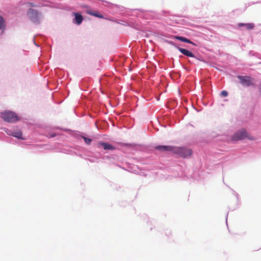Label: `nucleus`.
<instances>
[{
  "mask_svg": "<svg viewBox=\"0 0 261 261\" xmlns=\"http://www.w3.org/2000/svg\"><path fill=\"white\" fill-rule=\"evenodd\" d=\"M83 138L85 141V143L87 144H90L92 141L91 139L87 138L86 137H83Z\"/></svg>",
  "mask_w": 261,
  "mask_h": 261,
  "instance_id": "15",
  "label": "nucleus"
},
{
  "mask_svg": "<svg viewBox=\"0 0 261 261\" xmlns=\"http://www.w3.org/2000/svg\"><path fill=\"white\" fill-rule=\"evenodd\" d=\"M221 95L223 97H226L228 95V92L226 91L223 90L221 92Z\"/></svg>",
  "mask_w": 261,
  "mask_h": 261,
  "instance_id": "18",
  "label": "nucleus"
},
{
  "mask_svg": "<svg viewBox=\"0 0 261 261\" xmlns=\"http://www.w3.org/2000/svg\"><path fill=\"white\" fill-rule=\"evenodd\" d=\"M238 78L240 80V83L243 86L249 87L253 85L252 79L250 76L239 75L238 76Z\"/></svg>",
  "mask_w": 261,
  "mask_h": 261,
  "instance_id": "5",
  "label": "nucleus"
},
{
  "mask_svg": "<svg viewBox=\"0 0 261 261\" xmlns=\"http://www.w3.org/2000/svg\"><path fill=\"white\" fill-rule=\"evenodd\" d=\"M74 15L75 16L74 22L78 25L80 24L83 20L82 15L78 13H74Z\"/></svg>",
  "mask_w": 261,
  "mask_h": 261,
  "instance_id": "10",
  "label": "nucleus"
},
{
  "mask_svg": "<svg viewBox=\"0 0 261 261\" xmlns=\"http://www.w3.org/2000/svg\"><path fill=\"white\" fill-rule=\"evenodd\" d=\"M174 147L171 146H157L155 147L156 150H160L162 152H173L174 151Z\"/></svg>",
  "mask_w": 261,
  "mask_h": 261,
  "instance_id": "6",
  "label": "nucleus"
},
{
  "mask_svg": "<svg viewBox=\"0 0 261 261\" xmlns=\"http://www.w3.org/2000/svg\"><path fill=\"white\" fill-rule=\"evenodd\" d=\"M239 27H244L246 30H252L254 28V24L253 23H240L238 24Z\"/></svg>",
  "mask_w": 261,
  "mask_h": 261,
  "instance_id": "11",
  "label": "nucleus"
},
{
  "mask_svg": "<svg viewBox=\"0 0 261 261\" xmlns=\"http://www.w3.org/2000/svg\"><path fill=\"white\" fill-rule=\"evenodd\" d=\"M174 153L179 154L182 158H187L192 154V151L190 149L181 147H175Z\"/></svg>",
  "mask_w": 261,
  "mask_h": 261,
  "instance_id": "3",
  "label": "nucleus"
},
{
  "mask_svg": "<svg viewBox=\"0 0 261 261\" xmlns=\"http://www.w3.org/2000/svg\"><path fill=\"white\" fill-rule=\"evenodd\" d=\"M174 38H175V39H176L178 40L181 41L182 42H186L188 43L192 44L194 45H196V44L194 43H193L191 40H190L189 39H188L185 37H181V36H175Z\"/></svg>",
  "mask_w": 261,
  "mask_h": 261,
  "instance_id": "12",
  "label": "nucleus"
},
{
  "mask_svg": "<svg viewBox=\"0 0 261 261\" xmlns=\"http://www.w3.org/2000/svg\"><path fill=\"white\" fill-rule=\"evenodd\" d=\"M260 92H261V86H260Z\"/></svg>",
  "mask_w": 261,
  "mask_h": 261,
  "instance_id": "19",
  "label": "nucleus"
},
{
  "mask_svg": "<svg viewBox=\"0 0 261 261\" xmlns=\"http://www.w3.org/2000/svg\"><path fill=\"white\" fill-rule=\"evenodd\" d=\"M150 13H153L152 12H150V13H148V12H146L144 14V17H145V19H148L149 18L148 17V15H150ZM150 19H153V16L152 15H150Z\"/></svg>",
  "mask_w": 261,
  "mask_h": 261,
  "instance_id": "16",
  "label": "nucleus"
},
{
  "mask_svg": "<svg viewBox=\"0 0 261 261\" xmlns=\"http://www.w3.org/2000/svg\"><path fill=\"white\" fill-rule=\"evenodd\" d=\"M245 138H248L251 140L254 139L252 136H249L247 132L244 129L238 131L232 137V140L233 141L243 140Z\"/></svg>",
  "mask_w": 261,
  "mask_h": 261,
  "instance_id": "2",
  "label": "nucleus"
},
{
  "mask_svg": "<svg viewBox=\"0 0 261 261\" xmlns=\"http://www.w3.org/2000/svg\"><path fill=\"white\" fill-rule=\"evenodd\" d=\"M2 118L6 121L13 123L18 120V116L12 112L6 111L1 114Z\"/></svg>",
  "mask_w": 261,
  "mask_h": 261,
  "instance_id": "1",
  "label": "nucleus"
},
{
  "mask_svg": "<svg viewBox=\"0 0 261 261\" xmlns=\"http://www.w3.org/2000/svg\"><path fill=\"white\" fill-rule=\"evenodd\" d=\"M86 13L100 18H103V16L97 11H93L88 9L86 11Z\"/></svg>",
  "mask_w": 261,
  "mask_h": 261,
  "instance_id": "8",
  "label": "nucleus"
},
{
  "mask_svg": "<svg viewBox=\"0 0 261 261\" xmlns=\"http://www.w3.org/2000/svg\"><path fill=\"white\" fill-rule=\"evenodd\" d=\"M28 6L32 7H39L40 6L38 5H36L34 3H28L27 4Z\"/></svg>",
  "mask_w": 261,
  "mask_h": 261,
  "instance_id": "17",
  "label": "nucleus"
},
{
  "mask_svg": "<svg viewBox=\"0 0 261 261\" xmlns=\"http://www.w3.org/2000/svg\"><path fill=\"white\" fill-rule=\"evenodd\" d=\"M177 49L182 54L190 57H194V55L191 51L180 47H177Z\"/></svg>",
  "mask_w": 261,
  "mask_h": 261,
  "instance_id": "9",
  "label": "nucleus"
},
{
  "mask_svg": "<svg viewBox=\"0 0 261 261\" xmlns=\"http://www.w3.org/2000/svg\"><path fill=\"white\" fill-rule=\"evenodd\" d=\"M10 135L13 137H15L16 138H17L18 139H23L22 138V132L20 130H17L12 132Z\"/></svg>",
  "mask_w": 261,
  "mask_h": 261,
  "instance_id": "13",
  "label": "nucleus"
},
{
  "mask_svg": "<svg viewBox=\"0 0 261 261\" xmlns=\"http://www.w3.org/2000/svg\"><path fill=\"white\" fill-rule=\"evenodd\" d=\"M98 147H102L105 150H114L115 147L112 145L105 142H99L97 144Z\"/></svg>",
  "mask_w": 261,
  "mask_h": 261,
  "instance_id": "7",
  "label": "nucleus"
},
{
  "mask_svg": "<svg viewBox=\"0 0 261 261\" xmlns=\"http://www.w3.org/2000/svg\"><path fill=\"white\" fill-rule=\"evenodd\" d=\"M5 28V20L4 18L0 16V30H3Z\"/></svg>",
  "mask_w": 261,
  "mask_h": 261,
  "instance_id": "14",
  "label": "nucleus"
},
{
  "mask_svg": "<svg viewBox=\"0 0 261 261\" xmlns=\"http://www.w3.org/2000/svg\"><path fill=\"white\" fill-rule=\"evenodd\" d=\"M27 15L29 18L34 22L39 23L40 21V16L39 12L34 9H29Z\"/></svg>",
  "mask_w": 261,
  "mask_h": 261,
  "instance_id": "4",
  "label": "nucleus"
}]
</instances>
